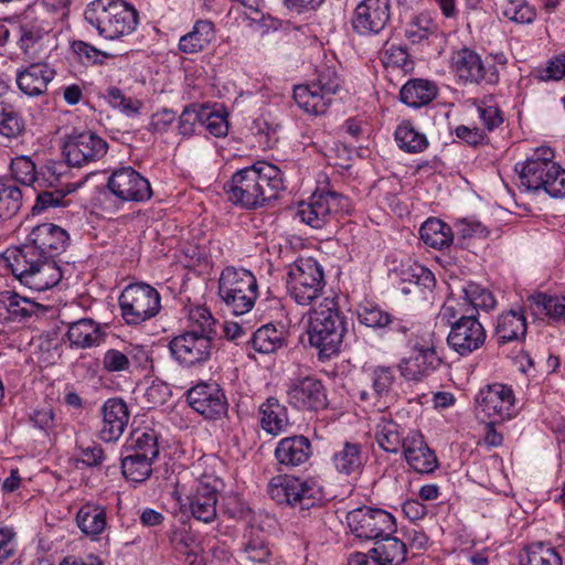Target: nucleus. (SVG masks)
<instances>
[{"instance_id": "1", "label": "nucleus", "mask_w": 565, "mask_h": 565, "mask_svg": "<svg viewBox=\"0 0 565 565\" xmlns=\"http://www.w3.org/2000/svg\"><path fill=\"white\" fill-rule=\"evenodd\" d=\"M228 200L245 209H256L274 200L285 189L281 170L269 162L256 163L236 171L225 185Z\"/></svg>"}, {"instance_id": "2", "label": "nucleus", "mask_w": 565, "mask_h": 565, "mask_svg": "<svg viewBox=\"0 0 565 565\" xmlns=\"http://www.w3.org/2000/svg\"><path fill=\"white\" fill-rule=\"evenodd\" d=\"M0 265L10 268L23 286L34 291L51 289L62 279L55 259L21 247L8 248L0 256Z\"/></svg>"}, {"instance_id": "3", "label": "nucleus", "mask_w": 565, "mask_h": 565, "mask_svg": "<svg viewBox=\"0 0 565 565\" xmlns=\"http://www.w3.org/2000/svg\"><path fill=\"white\" fill-rule=\"evenodd\" d=\"M345 332V321L334 298L326 297L311 310L308 327L309 342L321 358L338 353Z\"/></svg>"}, {"instance_id": "4", "label": "nucleus", "mask_w": 565, "mask_h": 565, "mask_svg": "<svg viewBox=\"0 0 565 565\" xmlns=\"http://www.w3.org/2000/svg\"><path fill=\"white\" fill-rule=\"evenodd\" d=\"M84 17L102 36L109 40L132 33L138 24V12L129 2H89Z\"/></svg>"}, {"instance_id": "5", "label": "nucleus", "mask_w": 565, "mask_h": 565, "mask_svg": "<svg viewBox=\"0 0 565 565\" xmlns=\"http://www.w3.org/2000/svg\"><path fill=\"white\" fill-rule=\"evenodd\" d=\"M218 296L235 316L247 313L258 297L257 279L248 269L227 266L218 278Z\"/></svg>"}, {"instance_id": "6", "label": "nucleus", "mask_w": 565, "mask_h": 565, "mask_svg": "<svg viewBox=\"0 0 565 565\" xmlns=\"http://www.w3.org/2000/svg\"><path fill=\"white\" fill-rule=\"evenodd\" d=\"M268 493L279 504L299 505L301 509H310L326 499L318 479L301 480L287 475L274 477L268 484Z\"/></svg>"}, {"instance_id": "7", "label": "nucleus", "mask_w": 565, "mask_h": 565, "mask_svg": "<svg viewBox=\"0 0 565 565\" xmlns=\"http://www.w3.org/2000/svg\"><path fill=\"white\" fill-rule=\"evenodd\" d=\"M287 292L299 306H309L319 298L324 287L320 264L311 257L298 258L288 270Z\"/></svg>"}, {"instance_id": "8", "label": "nucleus", "mask_w": 565, "mask_h": 565, "mask_svg": "<svg viewBox=\"0 0 565 565\" xmlns=\"http://www.w3.org/2000/svg\"><path fill=\"white\" fill-rule=\"evenodd\" d=\"M341 79L330 67L319 71L315 82L297 85L294 89L296 104L308 114L322 115L331 104L332 96L338 93Z\"/></svg>"}, {"instance_id": "9", "label": "nucleus", "mask_w": 565, "mask_h": 565, "mask_svg": "<svg viewBox=\"0 0 565 565\" xmlns=\"http://www.w3.org/2000/svg\"><path fill=\"white\" fill-rule=\"evenodd\" d=\"M119 306L126 323L140 324L159 313L161 297L157 289L148 284H131L122 290Z\"/></svg>"}, {"instance_id": "10", "label": "nucleus", "mask_w": 565, "mask_h": 565, "mask_svg": "<svg viewBox=\"0 0 565 565\" xmlns=\"http://www.w3.org/2000/svg\"><path fill=\"white\" fill-rule=\"evenodd\" d=\"M351 211V201L348 196L333 191L315 192L297 209L300 222L312 228L323 227L333 216L348 214Z\"/></svg>"}, {"instance_id": "11", "label": "nucleus", "mask_w": 565, "mask_h": 565, "mask_svg": "<svg viewBox=\"0 0 565 565\" xmlns=\"http://www.w3.org/2000/svg\"><path fill=\"white\" fill-rule=\"evenodd\" d=\"M345 519L350 532L360 540H380L397 530L394 515L382 509L360 507L348 512Z\"/></svg>"}, {"instance_id": "12", "label": "nucleus", "mask_w": 565, "mask_h": 565, "mask_svg": "<svg viewBox=\"0 0 565 565\" xmlns=\"http://www.w3.org/2000/svg\"><path fill=\"white\" fill-rule=\"evenodd\" d=\"M476 404L478 416L491 424L509 420L518 414L514 392L502 383L482 387L476 396Z\"/></svg>"}, {"instance_id": "13", "label": "nucleus", "mask_w": 565, "mask_h": 565, "mask_svg": "<svg viewBox=\"0 0 565 565\" xmlns=\"http://www.w3.org/2000/svg\"><path fill=\"white\" fill-rule=\"evenodd\" d=\"M437 349V341L433 334L417 341L408 355L402 358L397 364L401 375L405 380L414 382L429 376L441 363V356Z\"/></svg>"}, {"instance_id": "14", "label": "nucleus", "mask_w": 565, "mask_h": 565, "mask_svg": "<svg viewBox=\"0 0 565 565\" xmlns=\"http://www.w3.org/2000/svg\"><path fill=\"white\" fill-rule=\"evenodd\" d=\"M172 358L183 367L204 365L212 356L214 343L211 335L198 331H185L169 343Z\"/></svg>"}, {"instance_id": "15", "label": "nucleus", "mask_w": 565, "mask_h": 565, "mask_svg": "<svg viewBox=\"0 0 565 565\" xmlns=\"http://www.w3.org/2000/svg\"><path fill=\"white\" fill-rule=\"evenodd\" d=\"M200 466H194L196 481L188 495L191 514L203 523H212L217 515V492L222 481L212 473H199Z\"/></svg>"}, {"instance_id": "16", "label": "nucleus", "mask_w": 565, "mask_h": 565, "mask_svg": "<svg viewBox=\"0 0 565 565\" xmlns=\"http://www.w3.org/2000/svg\"><path fill=\"white\" fill-rule=\"evenodd\" d=\"M555 153L550 147H539L524 161L515 164L519 175V188L525 192H541L545 179L554 169Z\"/></svg>"}, {"instance_id": "17", "label": "nucleus", "mask_w": 565, "mask_h": 565, "mask_svg": "<svg viewBox=\"0 0 565 565\" xmlns=\"http://www.w3.org/2000/svg\"><path fill=\"white\" fill-rule=\"evenodd\" d=\"M107 148V142L92 131L74 132L66 137L63 154L70 166L82 167L103 158Z\"/></svg>"}, {"instance_id": "18", "label": "nucleus", "mask_w": 565, "mask_h": 565, "mask_svg": "<svg viewBox=\"0 0 565 565\" xmlns=\"http://www.w3.org/2000/svg\"><path fill=\"white\" fill-rule=\"evenodd\" d=\"M18 45L29 60H40L56 46V35L44 21H25L19 26Z\"/></svg>"}, {"instance_id": "19", "label": "nucleus", "mask_w": 565, "mask_h": 565, "mask_svg": "<svg viewBox=\"0 0 565 565\" xmlns=\"http://www.w3.org/2000/svg\"><path fill=\"white\" fill-rule=\"evenodd\" d=\"M70 235L53 223L39 224L28 233L21 248L55 259L68 245Z\"/></svg>"}, {"instance_id": "20", "label": "nucleus", "mask_w": 565, "mask_h": 565, "mask_svg": "<svg viewBox=\"0 0 565 565\" xmlns=\"http://www.w3.org/2000/svg\"><path fill=\"white\" fill-rule=\"evenodd\" d=\"M107 186L122 202H143L152 195L149 181L131 167L115 170Z\"/></svg>"}, {"instance_id": "21", "label": "nucleus", "mask_w": 565, "mask_h": 565, "mask_svg": "<svg viewBox=\"0 0 565 565\" xmlns=\"http://www.w3.org/2000/svg\"><path fill=\"white\" fill-rule=\"evenodd\" d=\"M486 330L473 316H462L454 322L447 337L448 345L460 355H468L483 345Z\"/></svg>"}, {"instance_id": "22", "label": "nucleus", "mask_w": 565, "mask_h": 565, "mask_svg": "<svg viewBox=\"0 0 565 565\" xmlns=\"http://www.w3.org/2000/svg\"><path fill=\"white\" fill-rule=\"evenodd\" d=\"M287 401L298 409L318 411L327 406V394L322 383L313 377L291 380L287 384Z\"/></svg>"}, {"instance_id": "23", "label": "nucleus", "mask_w": 565, "mask_h": 565, "mask_svg": "<svg viewBox=\"0 0 565 565\" xmlns=\"http://www.w3.org/2000/svg\"><path fill=\"white\" fill-rule=\"evenodd\" d=\"M190 406L206 418H216L226 412V399L215 383H200L188 392Z\"/></svg>"}, {"instance_id": "24", "label": "nucleus", "mask_w": 565, "mask_h": 565, "mask_svg": "<svg viewBox=\"0 0 565 565\" xmlns=\"http://www.w3.org/2000/svg\"><path fill=\"white\" fill-rule=\"evenodd\" d=\"M388 2H359L352 17V26L361 35L380 33L388 22Z\"/></svg>"}, {"instance_id": "25", "label": "nucleus", "mask_w": 565, "mask_h": 565, "mask_svg": "<svg viewBox=\"0 0 565 565\" xmlns=\"http://www.w3.org/2000/svg\"><path fill=\"white\" fill-rule=\"evenodd\" d=\"M127 404L121 398H108L102 406L99 438L105 443L117 441L129 422Z\"/></svg>"}, {"instance_id": "26", "label": "nucleus", "mask_w": 565, "mask_h": 565, "mask_svg": "<svg viewBox=\"0 0 565 565\" xmlns=\"http://www.w3.org/2000/svg\"><path fill=\"white\" fill-rule=\"evenodd\" d=\"M449 68L462 84L480 83L487 78V68L480 55L468 47L451 53Z\"/></svg>"}, {"instance_id": "27", "label": "nucleus", "mask_w": 565, "mask_h": 565, "mask_svg": "<svg viewBox=\"0 0 565 565\" xmlns=\"http://www.w3.org/2000/svg\"><path fill=\"white\" fill-rule=\"evenodd\" d=\"M55 77V70L47 63L34 62L17 71L15 82L19 89L28 96H40Z\"/></svg>"}, {"instance_id": "28", "label": "nucleus", "mask_w": 565, "mask_h": 565, "mask_svg": "<svg viewBox=\"0 0 565 565\" xmlns=\"http://www.w3.org/2000/svg\"><path fill=\"white\" fill-rule=\"evenodd\" d=\"M403 450L405 460L413 470L419 473H429L437 468V458L419 431H408Z\"/></svg>"}, {"instance_id": "29", "label": "nucleus", "mask_w": 565, "mask_h": 565, "mask_svg": "<svg viewBox=\"0 0 565 565\" xmlns=\"http://www.w3.org/2000/svg\"><path fill=\"white\" fill-rule=\"evenodd\" d=\"M311 444L303 436L282 438L275 449V457L280 465L298 467L306 463L311 456Z\"/></svg>"}, {"instance_id": "30", "label": "nucleus", "mask_w": 565, "mask_h": 565, "mask_svg": "<svg viewBox=\"0 0 565 565\" xmlns=\"http://www.w3.org/2000/svg\"><path fill=\"white\" fill-rule=\"evenodd\" d=\"M527 329L524 311L520 308L502 312L497 320L495 334L500 342L522 340Z\"/></svg>"}, {"instance_id": "31", "label": "nucleus", "mask_w": 565, "mask_h": 565, "mask_svg": "<svg viewBox=\"0 0 565 565\" xmlns=\"http://www.w3.org/2000/svg\"><path fill=\"white\" fill-rule=\"evenodd\" d=\"M398 276L403 284L399 289L405 295L412 292L411 286L419 289H430L435 286L434 274L425 266L411 259L401 264Z\"/></svg>"}, {"instance_id": "32", "label": "nucleus", "mask_w": 565, "mask_h": 565, "mask_svg": "<svg viewBox=\"0 0 565 565\" xmlns=\"http://www.w3.org/2000/svg\"><path fill=\"white\" fill-rule=\"evenodd\" d=\"M436 84L428 79L415 78L405 83L399 92L401 100L409 107L420 108L437 96Z\"/></svg>"}, {"instance_id": "33", "label": "nucleus", "mask_w": 565, "mask_h": 565, "mask_svg": "<svg viewBox=\"0 0 565 565\" xmlns=\"http://www.w3.org/2000/svg\"><path fill=\"white\" fill-rule=\"evenodd\" d=\"M405 437L402 427L388 417L381 416L375 424V441L387 452L396 454L401 448H404Z\"/></svg>"}, {"instance_id": "34", "label": "nucleus", "mask_w": 565, "mask_h": 565, "mask_svg": "<svg viewBox=\"0 0 565 565\" xmlns=\"http://www.w3.org/2000/svg\"><path fill=\"white\" fill-rule=\"evenodd\" d=\"M394 138L398 148L407 153H420L429 145L426 135L408 119H404L397 125Z\"/></svg>"}, {"instance_id": "35", "label": "nucleus", "mask_w": 565, "mask_h": 565, "mask_svg": "<svg viewBox=\"0 0 565 565\" xmlns=\"http://www.w3.org/2000/svg\"><path fill=\"white\" fill-rule=\"evenodd\" d=\"M215 38L214 25L210 21H198L192 31L181 36L179 50L186 54H194L204 50Z\"/></svg>"}, {"instance_id": "36", "label": "nucleus", "mask_w": 565, "mask_h": 565, "mask_svg": "<svg viewBox=\"0 0 565 565\" xmlns=\"http://www.w3.org/2000/svg\"><path fill=\"white\" fill-rule=\"evenodd\" d=\"M10 171L13 179L23 185L32 186L35 190L44 188L47 184L52 185V182L43 177V172L36 169L35 163L30 157L20 156L11 160Z\"/></svg>"}, {"instance_id": "37", "label": "nucleus", "mask_w": 565, "mask_h": 565, "mask_svg": "<svg viewBox=\"0 0 565 565\" xmlns=\"http://www.w3.org/2000/svg\"><path fill=\"white\" fill-rule=\"evenodd\" d=\"M76 522L85 535L97 540L107 525L106 511L100 505L86 504L77 512Z\"/></svg>"}, {"instance_id": "38", "label": "nucleus", "mask_w": 565, "mask_h": 565, "mask_svg": "<svg viewBox=\"0 0 565 565\" xmlns=\"http://www.w3.org/2000/svg\"><path fill=\"white\" fill-rule=\"evenodd\" d=\"M35 305L25 297L13 291L0 292V320H17L31 316Z\"/></svg>"}, {"instance_id": "39", "label": "nucleus", "mask_w": 565, "mask_h": 565, "mask_svg": "<svg viewBox=\"0 0 565 565\" xmlns=\"http://www.w3.org/2000/svg\"><path fill=\"white\" fill-rule=\"evenodd\" d=\"M370 553H373L377 565H401L406 558V546L401 540L388 535L380 539Z\"/></svg>"}, {"instance_id": "40", "label": "nucleus", "mask_w": 565, "mask_h": 565, "mask_svg": "<svg viewBox=\"0 0 565 565\" xmlns=\"http://www.w3.org/2000/svg\"><path fill=\"white\" fill-rule=\"evenodd\" d=\"M458 289L459 297H462L468 310L475 309L490 311L497 306V299L493 294L477 282H463L458 287Z\"/></svg>"}, {"instance_id": "41", "label": "nucleus", "mask_w": 565, "mask_h": 565, "mask_svg": "<svg viewBox=\"0 0 565 565\" xmlns=\"http://www.w3.org/2000/svg\"><path fill=\"white\" fill-rule=\"evenodd\" d=\"M520 565H563V559L551 543L535 542L524 548Z\"/></svg>"}, {"instance_id": "42", "label": "nucleus", "mask_w": 565, "mask_h": 565, "mask_svg": "<svg viewBox=\"0 0 565 565\" xmlns=\"http://www.w3.org/2000/svg\"><path fill=\"white\" fill-rule=\"evenodd\" d=\"M102 97L109 107L130 118L140 116L145 106L141 99L126 95L116 86L107 87Z\"/></svg>"}, {"instance_id": "43", "label": "nucleus", "mask_w": 565, "mask_h": 565, "mask_svg": "<svg viewBox=\"0 0 565 565\" xmlns=\"http://www.w3.org/2000/svg\"><path fill=\"white\" fill-rule=\"evenodd\" d=\"M260 423L264 430L271 435L284 431L288 425L287 411L278 399L270 397L260 406Z\"/></svg>"}, {"instance_id": "44", "label": "nucleus", "mask_w": 565, "mask_h": 565, "mask_svg": "<svg viewBox=\"0 0 565 565\" xmlns=\"http://www.w3.org/2000/svg\"><path fill=\"white\" fill-rule=\"evenodd\" d=\"M419 234L427 246L437 249L448 247L454 238L450 226L441 220L434 217L428 218L422 224Z\"/></svg>"}, {"instance_id": "45", "label": "nucleus", "mask_w": 565, "mask_h": 565, "mask_svg": "<svg viewBox=\"0 0 565 565\" xmlns=\"http://www.w3.org/2000/svg\"><path fill=\"white\" fill-rule=\"evenodd\" d=\"M99 338V326L92 319H79L68 324L67 339L73 347L89 348L97 344Z\"/></svg>"}, {"instance_id": "46", "label": "nucleus", "mask_w": 565, "mask_h": 565, "mask_svg": "<svg viewBox=\"0 0 565 565\" xmlns=\"http://www.w3.org/2000/svg\"><path fill=\"white\" fill-rule=\"evenodd\" d=\"M405 36L412 44H430L437 38V26L429 14L414 17L405 29Z\"/></svg>"}, {"instance_id": "47", "label": "nucleus", "mask_w": 565, "mask_h": 565, "mask_svg": "<svg viewBox=\"0 0 565 565\" xmlns=\"http://www.w3.org/2000/svg\"><path fill=\"white\" fill-rule=\"evenodd\" d=\"M126 448L132 454L147 456L151 460H156L159 455L158 436L153 429H136L126 441Z\"/></svg>"}, {"instance_id": "48", "label": "nucleus", "mask_w": 565, "mask_h": 565, "mask_svg": "<svg viewBox=\"0 0 565 565\" xmlns=\"http://www.w3.org/2000/svg\"><path fill=\"white\" fill-rule=\"evenodd\" d=\"M286 338L282 329L276 328L274 324H265L256 330L252 339V345L255 351L269 354L276 352L285 345Z\"/></svg>"}, {"instance_id": "49", "label": "nucleus", "mask_w": 565, "mask_h": 565, "mask_svg": "<svg viewBox=\"0 0 565 565\" xmlns=\"http://www.w3.org/2000/svg\"><path fill=\"white\" fill-rule=\"evenodd\" d=\"M335 470L343 475H351L360 470L363 465V455L360 445L345 443L332 456Z\"/></svg>"}, {"instance_id": "50", "label": "nucleus", "mask_w": 565, "mask_h": 565, "mask_svg": "<svg viewBox=\"0 0 565 565\" xmlns=\"http://www.w3.org/2000/svg\"><path fill=\"white\" fill-rule=\"evenodd\" d=\"M245 537L244 557L253 563L266 562L270 556L266 533L263 530L250 527Z\"/></svg>"}, {"instance_id": "51", "label": "nucleus", "mask_w": 565, "mask_h": 565, "mask_svg": "<svg viewBox=\"0 0 565 565\" xmlns=\"http://www.w3.org/2000/svg\"><path fill=\"white\" fill-rule=\"evenodd\" d=\"M529 301L550 319L565 323V294L546 295L540 292L529 297Z\"/></svg>"}, {"instance_id": "52", "label": "nucleus", "mask_w": 565, "mask_h": 565, "mask_svg": "<svg viewBox=\"0 0 565 565\" xmlns=\"http://www.w3.org/2000/svg\"><path fill=\"white\" fill-rule=\"evenodd\" d=\"M153 461L145 455L142 457L130 452L121 460L122 475L131 482H143L152 472Z\"/></svg>"}, {"instance_id": "53", "label": "nucleus", "mask_w": 565, "mask_h": 565, "mask_svg": "<svg viewBox=\"0 0 565 565\" xmlns=\"http://www.w3.org/2000/svg\"><path fill=\"white\" fill-rule=\"evenodd\" d=\"M355 311L359 322L367 328L380 329L393 323L388 312L369 300L359 303Z\"/></svg>"}, {"instance_id": "54", "label": "nucleus", "mask_w": 565, "mask_h": 565, "mask_svg": "<svg viewBox=\"0 0 565 565\" xmlns=\"http://www.w3.org/2000/svg\"><path fill=\"white\" fill-rule=\"evenodd\" d=\"M201 127L212 136L220 138L227 135V115L216 106L201 105Z\"/></svg>"}, {"instance_id": "55", "label": "nucleus", "mask_w": 565, "mask_h": 565, "mask_svg": "<svg viewBox=\"0 0 565 565\" xmlns=\"http://www.w3.org/2000/svg\"><path fill=\"white\" fill-rule=\"evenodd\" d=\"M22 206V192L17 185L0 181V222L13 217Z\"/></svg>"}, {"instance_id": "56", "label": "nucleus", "mask_w": 565, "mask_h": 565, "mask_svg": "<svg viewBox=\"0 0 565 565\" xmlns=\"http://www.w3.org/2000/svg\"><path fill=\"white\" fill-rule=\"evenodd\" d=\"M24 129L20 114L9 105H0V134L7 138L18 137Z\"/></svg>"}, {"instance_id": "57", "label": "nucleus", "mask_w": 565, "mask_h": 565, "mask_svg": "<svg viewBox=\"0 0 565 565\" xmlns=\"http://www.w3.org/2000/svg\"><path fill=\"white\" fill-rule=\"evenodd\" d=\"M468 312L465 300H462V297H459V290L457 294L452 290L439 310L438 320L444 324L452 326L456 320Z\"/></svg>"}, {"instance_id": "58", "label": "nucleus", "mask_w": 565, "mask_h": 565, "mask_svg": "<svg viewBox=\"0 0 565 565\" xmlns=\"http://www.w3.org/2000/svg\"><path fill=\"white\" fill-rule=\"evenodd\" d=\"M502 14L515 23H532L536 15V8L530 2H503Z\"/></svg>"}, {"instance_id": "59", "label": "nucleus", "mask_w": 565, "mask_h": 565, "mask_svg": "<svg viewBox=\"0 0 565 565\" xmlns=\"http://www.w3.org/2000/svg\"><path fill=\"white\" fill-rule=\"evenodd\" d=\"M369 376L374 391L379 395L387 393L395 382L394 370L391 366L376 365L370 367Z\"/></svg>"}, {"instance_id": "60", "label": "nucleus", "mask_w": 565, "mask_h": 565, "mask_svg": "<svg viewBox=\"0 0 565 565\" xmlns=\"http://www.w3.org/2000/svg\"><path fill=\"white\" fill-rule=\"evenodd\" d=\"M541 192L554 199L565 198V169L559 163L555 162Z\"/></svg>"}, {"instance_id": "61", "label": "nucleus", "mask_w": 565, "mask_h": 565, "mask_svg": "<svg viewBox=\"0 0 565 565\" xmlns=\"http://www.w3.org/2000/svg\"><path fill=\"white\" fill-rule=\"evenodd\" d=\"M478 115L488 130H493L503 122V116L492 99H483L477 106Z\"/></svg>"}, {"instance_id": "62", "label": "nucleus", "mask_w": 565, "mask_h": 565, "mask_svg": "<svg viewBox=\"0 0 565 565\" xmlns=\"http://www.w3.org/2000/svg\"><path fill=\"white\" fill-rule=\"evenodd\" d=\"M189 320L193 327L199 329V333L211 335L215 332V319L211 311L204 306L193 307L189 312Z\"/></svg>"}, {"instance_id": "63", "label": "nucleus", "mask_w": 565, "mask_h": 565, "mask_svg": "<svg viewBox=\"0 0 565 565\" xmlns=\"http://www.w3.org/2000/svg\"><path fill=\"white\" fill-rule=\"evenodd\" d=\"M30 420L35 428L40 429L47 436L53 433L56 426V418L53 408L49 405L35 408L30 415Z\"/></svg>"}, {"instance_id": "64", "label": "nucleus", "mask_w": 565, "mask_h": 565, "mask_svg": "<svg viewBox=\"0 0 565 565\" xmlns=\"http://www.w3.org/2000/svg\"><path fill=\"white\" fill-rule=\"evenodd\" d=\"M103 367L110 373H120L129 370V356L116 349H109L104 353Z\"/></svg>"}]
</instances>
